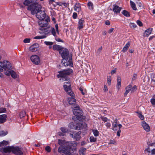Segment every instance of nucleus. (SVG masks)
I'll return each mask as SVG.
<instances>
[{
	"mask_svg": "<svg viewBox=\"0 0 155 155\" xmlns=\"http://www.w3.org/2000/svg\"><path fill=\"white\" fill-rule=\"evenodd\" d=\"M1 59V57L0 56V60ZM12 69V65L9 61L6 60H4L3 61H0V72H3L4 70L5 75L8 76L10 75L13 78H16L18 75Z\"/></svg>",
	"mask_w": 155,
	"mask_h": 155,
	"instance_id": "obj_1",
	"label": "nucleus"
},
{
	"mask_svg": "<svg viewBox=\"0 0 155 155\" xmlns=\"http://www.w3.org/2000/svg\"><path fill=\"white\" fill-rule=\"evenodd\" d=\"M50 25H48L43 28H41L39 32L41 34H44V35L36 36L34 38V39H41L44 38H46L47 35H50Z\"/></svg>",
	"mask_w": 155,
	"mask_h": 155,
	"instance_id": "obj_2",
	"label": "nucleus"
},
{
	"mask_svg": "<svg viewBox=\"0 0 155 155\" xmlns=\"http://www.w3.org/2000/svg\"><path fill=\"white\" fill-rule=\"evenodd\" d=\"M32 2V0H25L23 3L25 5L28 6L27 10H41V5L37 3H34L29 5Z\"/></svg>",
	"mask_w": 155,
	"mask_h": 155,
	"instance_id": "obj_3",
	"label": "nucleus"
},
{
	"mask_svg": "<svg viewBox=\"0 0 155 155\" xmlns=\"http://www.w3.org/2000/svg\"><path fill=\"white\" fill-rule=\"evenodd\" d=\"M73 71V70L70 68L64 69L58 71L59 74L57 75V77L58 78H61L60 79V81H66V79L65 77L71 74Z\"/></svg>",
	"mask_w": 155,
	"mask_h": 155,
	"instance_id": "obj_4",
	"label": "nucleus"
},
{
	"mask_svg": "<svg viewBox=\"0 0 155 155\" xmlns=\"http://www.w3.org/2000/svg\"><path fill=\"white\" fill-rule=\"evenodd\" d=\"M73 71V70L70 68L64 69L58 71L59 74L57 75V77L58 78H61L60 79V81H66V79L65 77L71 74Z\"/></svg>",
	"mask_w": 155,
	"mask_h": 155,
	"instance_id": "obj_5",
	"label": "nucleus"
},
{
	"mask_svg": "<svg viewBox=\"0 0 155 155\" xmlns=\"http://www.w3.org/2000/svg\"><path fill=\"white\" fill-rule=\"evenodd\" d=\"M73 71V70L70 68L64 69L58 71L59 74L57 75V77L58 78H61L60 79V81H66V79L65 77L71 74Z\"/></svg>",
	"mask_w": 155,
	"mask_h": 155,
	"instance_id": "obj_6",
	"label": "nucleus"
},
{
	"mask_svg": "<svg viewBox=\"0 0 155 155\" xmlns=\"http://www.w3.org/2000/svg\"><path fill=\"white\" fill-rule=\"evenodd\" d=\"M50 21V18L48 16L46 18L45 20L44 19L39 20L38 22V23L39 26V29L40 30L41 28H43L47 26L48 25V23Z\"/></svg>",
	"mask_w": 155,
	"mask_h": 155,
	"instance_id": "obj_7",
	"label": "nucleus"
},
{
	"mask_svg": "<svg viewBox=\"0 0 155 155\" xmlns=\"http://www.w3.org/2000/svg\"><path fill=\"white\" fill-rule=\"evenodd\" d=\"M63 87L65 91L71 97H74V94L71 90V84L69 81L64 82Z\"/></svg>",
	"mask_w": 155,
	"mask_h": 155,
	"instance_id": "obj_8",
	"label": "nucleus"
},
{
	"mask_svg": "<svg viewBox=\"0 0 155 155\" xmlns=\"http://www.w3.org/2000/svg\"><path fill=\"white\" fill-rule=\"evenodd\" d=\"M30 59L32 63L35 65H38L40 64V57L37 55L34 54L31 55Z\"/></svg>",
	"mask_w": 155,
	"mask_h": 155,
	"instance_id": "obj_9",
	"label": "nucleus"
},
{
	"mask_svg": "<svg viewBox=\"0 0 155 155\" xmlns=\"http://www.w3.org/2000/svg\"><path fill=\"white\" fill-rule=\"evenodd\" d=\"M60 53L61 54L63 59L67 58L72 56L71 55H69V52L67 49L65 48H62V49L60 51Z\"/></svg>",
	"mask_w": 155,
	"mask_h": 155,
	"instance_id": "obj_10",
	"label": "nucleus"
},
{
	"mask_svg": "<svg viewBox=\"0 0 155 155\" xmlns=\"http://www.w3.org/2000/svg\"><path fill=\"white\" fill-rule=\"evenodd\" d=\"M73 109L74 114L78 117L81 116L82 115V111L80 109V107L78 105H75Z\"/></svg>",
	"mask_w": 155,
	"mask_h": 155,
	"instance_id": "obj_11",
	"label": "nucleus"
},
{
	"mask_svg": "<svg viewBox=\"0 0 155 155\" xmlns=\"http://www.w3.org/2000/svg\"><path fill=\"white\" fill-rule=\"evenodd\" d=\"M36 16L39 20L44 19L47 17L45 12L43 10H37Z\"/></svg>",
	"mask_w": 155,
	"mask_h": 155,
	"instance_id": "obj_12",
	"label": "nucleus"
},
{
	"mask_svg": "<svg viewBox=\"0 0 155 155\" xmlns=\"http://www.w3.org/2000/svg\"><path fill=\"white\" fill-rule=\"evenodd\" d=\"M61 63L65 66H70L72 67L73 64L72 63V58L71 57L63 59L61 61Z\"/></svg>",
	"mask_w": 155,
	"mask_h": 155,
	"instance_id": "obj_13",
	"label": "nucleus"
},
{
	"mask_svg": "<svg viewBox=\"0 0 155 155\" xmlns=\"http://www.w3.org/2000/svg\"><path fill=\"white\" fill-rule=\"evenodd\" d=\"M11 152L14 154L19 155H22L23 154L21 148L18 147L12 146Z\"/></svg>",
	"mask_w": 155,
	"mask_h": 155,
	"instance_id": "obj_14",
	"label": "nucleus"
},
{
	"mask_svg": "<svg viewBox=\"0 0 155 155\" xmlns=\"http://www.w3.org/2000/svg\"><path fill=\"white\" fill-rule=\"evenodd\" d=\"M12 146H8L0 149V151L2 152L9 153L11 151Z\"/></svg>",
	"mask_w": 155,
	"mask_h": 155,
	"instance_id": "obj_15",
	"label": "nucleus"
},
{
	"mask_svg": "<svg viewBox=\"0 0 155 155\" xmlns=\"http://www.w3.org/2000/svg\"><path fill=\"white\" fill-rule=\"evenodd\" d=\"M39 45L37 43H35L31 45L29 48V51L31 52L36 51L38 50Z\"/></svg>",
	"mask_w": 155,
	"mask_h": 155,
	"instance_id": "obj_16",
	"label": "nucleus"
},
{
	"mask_svg": "<svg viewBox=\"0 0 155 155\" xmlns=\"http://www.w3.org/2000/svg\"><path fill=\"white\" fill-rule=\"evenodd\" d=\"M141 125L143 129L146 132H149L150 130V128L149 125L145 121H143L141 122Z\"/></svg>",
	"mask_w": 155,
	"mask_h": 155,
	"instance_id": "obj_17",
	"label": "nucleus"
},
{
	"mask_svg": "<svg viewBox=\"0 0 155 155\" xmlns=\"http://www.w3.org/2000/svg\"><path fill=\"white\" fill-rule=\"evenodd\" d=\"M87 127V124L84 122L77 124V127L78 129H77V130H81Z\"/></svg>",
	"mask_w": 155,
	"mask_h": 155,
	"instance_id": "obj_18",
	"label": "nucleus"
},
{
	"mask_svg": "<svg viewBox=\"0 0 155 155\" xmlns=\"http://www.w3.org/2000/svg\"><path fill=\"white\" fill-rule=\"evenodd\" d=\"M60 130L62 133L60 132L58 133V135L59 136H64L65 133H68L69 132L68 130L64 127H61L60 128Z\"/></svg>",
	"mask_w": 155,
	"mask_h": 155,
	"instance_id": "obj_19",
	"label": "nucleus"
},
{
	"mask_svg": "<svg viewBox=\"0 0 155 155\" xmlns=\"http://www.w3.org/2000/svg\"><path fill=\"white\" fill-rule=\"evenodd\" d=\"M84 22V20L82 18L79 20L78 27V29L79 30H80L83 28Z\"/></svg>",
	"mask_w": 155,
	"mask_h": 155,
	"instance_id": "obj_20",
	"label": "nucleus"
},
{
	"mask_svg": "<svg viewBox=\"0 0 155 155\" xmlns=\"http://www.w3.org/2000/svg\"><path fill=\"white\" fill-rule=\"evenodd\" d=\"M117 120H115L114 122L112 123V129L114 130H117Z\"/></svg>",
	"mask_w": 155,
	"mask_h": 155,
	"instance_id": "obj_21",
	"label": "nucleus"
},
{
	"mask_svg": "<svg viewBox=\"0 0 155 155\" xmlns=\"http://www.w3.org/2000/svg\"><path fill=\"white\" fill-rule=\"evenodd\" d=\"M76 99L73 97L68 98V101L70 105H75L76 104Z\"/></svg>",
	"mask_w": 155,
	"mask_h": 155,
	"instance_id": "obj_22",
	"label": "nucleus"
},
{
	"mask_svg": "<svg viewBox=\"0 0 155 155\" xmlns=\"http://www.w3.org/2000/svg\"><path fill=\"white\" fill-rule=\"evenodd\" d=\"M117 84L116 87L118 90H119L120 89V87H121V78L119 76H117Z\"/></svg>",
	"mask_w": 155,
	"mask_h": 155,
	"instance_id": "obj_23",
	"label": "nucleus"
},
{
	"mask_svg": "<svg viewBox=\"0 0 155 155\" xmlns=\"http://www.w3.org/2000/svg\"><path fill=\"white\" fill-rule=\"evenodd\" d=\"M56 4L60 6H61L64 8L68 7L69 5L68 4L65 2H57Z\"/></svg>",
	"mask_w": 155,
	"mask_h": 155,
	"instance_id": "obj_24",
	"label": "nucleus"
},
{
	"mask_svg": "<svg viewBox=\"0 0 155 155\" xmlns=\"http://www.w3.org/2000/svg\"><path fill=\"white\" fill-rule=\"evenodd\" d=\"M152 31V29L151 28H149L146 30L144 33V36L146 37H148L151 34Z\"/></svg>",
	"mask_w": 155,
	"mask_h": 155,
	"instance_id": "obj_25",
	"label": "nucleus"
},
{
	"mask_svg": "<svg viewBox=\"0 0 155 155\" xmlns=\"http://www.w3.org/2000/svg\"><path fill=\"white\" fill-rule=\"evenodd\" d=\"M81 134V132L80 131L75 133L74 134V139H75L76 140H79L81 138L80 134Z\"/></svg>",
	"mask_w": 155,
	"mask_h": 155,
	"instance_id": "obj_26",
	"label": "nucleus"
},
{
	"mask_svg": "<svg viewBox=\"0 0 155 155\" xmlns=\"http://www.w3.org/2000/svg\"><path fill=\"white\" fill-rule=\"evenodd\" d=\"M131 85L129 84L126 87V91L124 94V95L125 96H126L127 95V94L129 93L130 91L131 90Z\"/></svg>",
	"mask_w": 155,
	"mask_h": 155,
	"instance_id": "obj_27",
	"label": "nucleus"
},
{
	"mask_svg": "<svg viewBox=\"0 0 155 155\" xmlns=\"http://www.w3.org/2000/svg\"><path fill=\"white\" fill-rule=\"evenodd\" d=\"M6 115L5 114L0 115V123H2L6 120Z\"/></svg>",
	"mask_w": 155,
	"mask_h": 155,
	"instance_id": "obj_28",
	"label": "nucleus"
},
{
	"mask_svg": "<svg viewBox=\"0 0 155 155\" xmlns=\"http://www.w3.org/2000/svg\"><path fill=\"white\" fill-rule=\"evenodd\" d=\"M69 127L71 129L77 130L78 128L77 127V124L73 122H71L69 124Z\"/></svg>",
	"mask_w": 155,
	"mask_h": 155,
	"instance_id": "obj_29",
	"label": "nucleus"
},
{
	"mask_svg": "<svg viewBox=\"0 0 155 155\" xmlns=\"http://www.w3.org/2000/svg\"><path fill=\"white\" fill-rule=\"evenodd\" d=\"M53 48L54 50L58 51L59 52L62 49L61 46L57 45H54L53 46Z\"/></svg>",
	"mask_w": 155,
	"mask_h": 155,
	"instance_id": "obj_30",
	"label": "nucleus"
},
{
	"mask_svg": "<svg viewBox=\"0 0 155 155\" xmlns=\"http://www.w3.org/2000/svg\"><path fill=\"white\" fill-rule=\"evenodd\" d=\"M130 46V43L129 42H127L125 45V46L124 47L122 50V51L123 52H125L128 49L129 47Z\"/></svg>",
	"mask_w": 155,
	"mask_h": 155,
	"instance_id": "obj_31",
	"label": "nucleus"
},
{
	"mask_svg": "<svg viewBox=\"0 0 155 155\" xmlns=\"http://www.w3.org/2000/svg\"><path fill=\"white\" fill-rule=\"evenodd\" d=\"M130 6L133 10H137L135 3L132 1L130 0Z\"/></svg>",
	"mask_w": 155,
	"mask_h": 155,
	"instance_id": "obj_32",
	"label": "nucleus"
},
{
	"mask_svg": "<svg viewBox=\"0 0 155 155\" xmlns=\"http://www.w3.org/2000/svg\"><path fill=\"white\" fill-rule=\"evenodd\" d=\"M58 152L60 153H66L65 148L62 147H60L58 148Z\"/></svg>",
	"mask_w": 155,
	"mask_h": 155,
	"instance_id": "obj_33",
	"label": "nucleus"
},
{
	"mask_svg": "<svg viewBox=\"0 0 155 155\" xmlns=\"http://www.w3.org/2000/svg\"><path fill=\"white\" fill-rule=\"evenodd\" d=\"M137 4L138 9H142L143 8V5L142 3L140 2L139 1L137 2Z\"/></svg>",
	"mask_w": 155,
	"mask_h": 155,
	"instance_id": "obj_34",
	"label": "nucleus"
},
{
	"mask_svg": "<svg viewBox=\"0 0 155 155\" xmlns=\"http://www.w3.org/2000/svg\"><path fill=\"white\" fill-rule=\"evenodd\" d=\"M122 13L124 15L127 17H129L130 16V14L129 12L127 11V10H123Z\"/></svg>",
	"mask_w": 155,
	"mask_h": 155,
	"instance_id": "obj_35",
	"label": "nucleus"
},
{
	"mask_svg": "<svg viewBox=\"0 0 155 155\" xmlns=\"http://www.w3.org/2000/svg\"><path fill=\"white\" fill-rule=\"evenodd\" d=\"M50 32H51L52 34L54 36H56V33L54 28L51 27L50 26Z\"/></svg>",
	"mask_w": 155,
	"mask_h": 155,
	"instance_id": "obj_36",
	"label": "nucleus"
},
{
	"mask_svg": "<svg viewBox=\"0 0 155 155\" xmlns=\"http://www.w3.org/2000/svg\"><path fill=\"white\" fill-rule=\"evenodd\" d=\"M86 149L85 148H82L80 150V155H84L86 152Z\"/></svg>",
	"mask_w": 155,
	"mask_h": 155,
	"instance_id": "obj_37",
	"label": "nucleus"
},
{
	"mask_svg": "<svg viewBox=\"0 0 155 155\" xmlns=\"http://www.w3.org/2000/svg\"><path fill=\"white\" fill-rule=\"evenodd\" d=\"M8 144V141L3 140L2 142L0 143V147H3L6 146Z\"/></svg>",
	"mask_w": 155,
	"mask_h": 155,
	"instance_id": "obj_38",
	"label": "nucleus"
},
{
	"mask_svg": "<svg viewBox=\"0 0 155 155\" xmlns=\"http://www.w3.org/2000/svg\"><path fill=\"white\" fill-rule=\"evenodd\" d=\"M81 9V4L79 3H76L74 5V10H80Z\"/></svg>",
	"mask_w": 155,
	"mask_h": 155,
	"instance_id": "obj_39",
	"label": "nucleus"
},
{
	"mask_svg": "<svg viewBox=\"0 0 155 155\" xmlns=\"http://www.w3.org/2000/svg\"><path fill=\"white\" fill-rule=\"evenodd\" d=\"M92 132L95 137H97L99 136V132L97 130H93Z\"/></svg>",
	"mask_w": 155,
	"mask_h": 155,
	"instance_id": "obj_40",
	"label": "nucleus"
},
{
	"mask_svg": "<svg viewBox=\"0 0 155 155\" xmlns=\"http://www.w3.org/2000/svg\"><path fill=\"white\" fill-rule=\"evenodd\" d=\"M87 6L89 9H93V5L91 2H89L87 4Z\"/></svg>",
	"mask_w": 155,
	"mask_h": 155,
	"instance_id": "obj_41",
	"label": "nucleus"
},
{
	"mask_svg": "<svg viewBox=\"0 0 155 155\" xmlns=\"http://www.w3.org/2000/svg\"><path fill=\"white\" fill-rule=\"evenodd\" d=\"M150 102L153 105H155V94L153 95L150 99Z\"/></svg>",
	"mask_w": 155,
	"mask_h": 155,
	"instance_id": "obj_42",
	"label": "nucleus"
},
{
	"mask_svg": "<svg viewBox=\"0 0 155 155\" xmlns=\"http://www.w3.org/2000/svg\"><path fill=\"white\" fill-rule=\"evenodd\" d=\"M113 10H121L122 9V7H119L116 5H113Z\"/></svg>",
	"mask_w": 155,
	"mask_h": 155,
	"instance_id": "obj_43",
	"label": "nucleus"
},
{
	"mask_svg": "<svg viewBox=\"0 0 155 155\" xmlns=\"http://www.w3.org/2000/svg\"><path fill=\"white\" fill-rule=\"evenodd\" d=\"M97 138L93 136H91L90 138V141L91 142H94L96 141Z\"/></svg>",
	"mask_w": 155,
	"mask_h": 155,
	"instance_id": "obj_44",
	"label": "nucleus"
},
{
	"mask_svg": "<svg viewBox=\"0 0 155 155\" xmlns=\"http://www.w3.org/2000/svg\"><path fill=\"white\" fill-rule=\"evenodd\" d=\"M8 132L6 131H0V136H4L8 134Z\"/></svg>",
	"mask_w": 155,
	"mask_h": 155,
	"instance_id": "obj_45",
	"label": "nucleus"
},
{
	"mask_svg": "<svg viewBox=\"0 0 155 155\" xmlns=\"http://www.w3.org/2000/svg\"><path fill=\"white\" fill-rule=\"evenodd\" d=\"M137 113L138 114V117L141 120H143L144 119V117L142 115L141 112H137Z\"/></svg>",
	"mask_w": 155,
	"mask_h": 155,
	"instance_id": "obj_46",
	"label": "nucleus"
},
{
	"mask_svg": "<svg viewBox=\"0 0 155 155\" xmlns=\"http://www.w3.org/2000/svg\"><path fill=\"white\" fill-rule=\"evenodd\" d=\"M65 142L64 140H62L60 139L58 140V143L60 145L64 144Z\"/></svg>",
	"mask_w": 155,
	"mask_h": 155,
	"instance_id": "obj_47",
	"label": "nucleus"
},
{
	"mask_svg": "<svg viewBox=\"0 0 155 155\" xmlns=\"http://www.w3.org/2000/svg\"><path fill=\"white\" fill-rule=\"evenodd\" d=\"M26 114V112L25 111H22L19 114V117L20 118H22L24 117Z\"/></svg>",
	"mask_w": 155,
	"mask_h": 155,
	"instance_id": "obj_48",
	"label": "nucleus"
},
{
	"mask_svg": "<svg viewBox=\"0 0 155 155\" xmlns=\"http://www.w3.org/2000/svg\"><path fill=\"white\" fill-rule=\"evenodd\" d=\"M130 26L131 28L134 29L137 27V26L135 24L133 23H131L130 24Z\"/></svg>",
	"mask_w": 155,
	"mask_h": 155,
	"instance_id": "obj_49",
	"label": "nucleus"
},
{
	"mask_svg": "<svg viewBox=\"0 0 155 155\" xmlns=\"http://www.w3.org/2000/svg\"><path fill=\"white\" fill-rule=\"evenodd\" d=\"M111 78L110 76H109L107 77V83L109 85H110Z\"/></svg>",
	"mask_w": 155,
	"mask_h": 155,
	"instance_id": "obj_50",
	"label": "nucleus"
},
{
	"mask_svg": "<svg viewBox=\"0 0 155 155\" xmlns=\"http://www.w3.org/2000/svg\"><path fill=\"white\" fill-rule=\"evenodd\" d=\"M45 44L47 45H51L53 43V42L51 41H45Z\"/></svg>",
	"mask_w": 155,
	"mask_h": 155,
	"instance_id": "obj_51",
	"label": "nucleus"
},
{
	"mask_svg": "<svg viewBox=\"0 0 155 155\" xmlns=\"http://www.w3.org/2000/svg\"><path fill=\"white\" fill-rule=\"evenodd\" d=\"M105 125L107 127V128H110L111 126V124L110 122V121L105 123Z\"/></svg>",
	"mask_w": 155,
	"mask_h": 155,
	"instance_id": "obj_52",
	"label": "nucleus"
},
{
	"mask_svg": "<svg viewBox=\"0 0 155 155\" xmlns=\"http://www.w3.org/2000/svg\"><path fill=\"white\" fill-rule=\"evenodd\" d=\"M116 141L114 140H110V142L108 143V144H116Z\"/></svg>",
	"mask_w": 155,
	"mask_h": 155,
	"instance_id": "obj_53",
	"label": "nucleus"
},
{
	"mask_svg": "<svg viewBox=\"0 0 155 155\" xmlns=\"http://www.w3.org/2000/svg\"><path fill=\"white\" fill-rule=\"evenodd\" d=\"M101 119L102 120L104 121L105 123H106L108 121H109V120H108V119L106 117H101Z\"/></svg>",
	"mask_w": 155,
	"mask_h": 155,
	"instance_id": "obj_54",
	"label": "nucleus"
},
{
	"mask_svg": "<svg viewBox=\"0 0 155 155\" xmlns=\"http://www.w3.org/2000/svg\"><path fill=\"white\" fill-rule=\"evenodd\" d=\"M30 38H26L23 40V42L25 43H29L30 42Z\"/></svg>",
	"mask_w": 155,
	"mask_h": 155,
	"instance_id": "obj_55",
	"label": "nucleus"
},
{
	"mask_svg": "<svg viewBox=\"0 0 155 155\" xmlns=\"http://www.w3.org/2000/svg\"><path fill=\"white\" fill-rule=\"evenodd\" d=\"M151 79L154 82H155V74H152L151 75Z\"/></svg>",
	"mask_w": 155,
	"mask_h": 155,
	"instance_id": "obj_56",
	"label": "nucleus"
},
{
	"mask_svg": "<svg viewBox=\"0 0 155 155\" xmlns=\"http://www.w3.org/2000/svg\"><path fill=\"white\" fill-rule=\"evenodd\" d=\"M137 24L140 26H142L143 25L142 22L139 20H137Z\"/></svg>",
	"mask_w": 155,
	"mask_h": 155,
	"instance_id": "obj_57",
	"label": "nucleus"
},
{
	"mask_svg": "<svg viewBox=\"0 0 155 155\" xmlns=\"http://www.w3.org/2000/svg\"><path fill=\"white\" fill-rule=\"evenodd\" d=\"M45 150L48 152H50L51 151L50 147L49 146H47L45 147Z\"/></svg>",
	"mask_w": 155,
	"mask_h": 155,
	"instance_id": "obj_58",
	"label": "nucleus"
},
{
	"mask_svg": "<svg viewBox=\"0 0 155 155\" xmlns=\"http://www.w3.org/2000/svg\"><path fill=\"white\" fill-rule=\"evenodd\" d=\"M6 111L5 109L3 108H0V113L5 112Z\"/></svg>",
	"mask_w": 155,
	"mask_h": 155,
	"instance_id": "obj_59",
	"label": "nucleus"
},
{
	"mask_svg": "<svg viewBox=\"0 0 155 155\" xmlns=\"http://www.w3.org/2000/svg\"><path fill=\"white\" fill-rule=\"evenodd\" d=\"M72 17L74 19H76L77 17V14L75 12H74L73 13Z\"/></svg>",
	"mask_w": 155,
	"mask_h": 155,
	"instance_id": "obj_60",
	"label": "nucleus"
},
{
	"mask_svg": "<svg viewBox=\"0 0 155 155\" xmlns=\"http://www.w3.org/2000/svg\"><path fill=\"white\" fill-rule=\"evenodd\" d=\"M55 28L56 31L58 34H59V31H58V25L57 24H56L55 25Z\"/></svg>",
	"mask_w": 155,
	"mask_h": 155,
	"instance_id": "obj_61",
	"label": "nucleus"
},
{
	"mask_svg": "<svg viewBox=\"0 0 155 155\" xmlns=\"http://www.w3.org/2000/svg\"><path fill=\"white\" fill-rule=\"evenodd\" d=\"M137 89V87L136 86H134L132 88H131V92H134Z\"/></svg>",
	"mask_w": 155,
	"mask_h": 155,
	"instance_id": "obj_62",
	"label": "nucleus"
},
{
	"mask_svg": "<svg viewBox=\"0 0 155 155\" xmlns=\"http://www.w3.org/2000/svg\"><path fill=\"white\" fill-rule=\"evenodd\" d=\"M103 90L104 92L107 91H108V89L106 85H104L103 89Z\"/></svg>",
	"mask_w": 155,
	"mask_h": 155,
	"instance_id": "obj_63",
	"label": "nucleus"
},
{
	"mask_svg": "<svg viewBox=\"0 0 155 155\" xmlns=\"http://www.w3.org/2000/svg\"><path fill=\"white\" fill-rule=\"evenodd\" d=\"M37 12V10H31V13L32 15H34L35 14H36Z\"/></svg>",
	"mask_w": 155,
	"mask_h": 155,
	"instance_id": "obj_64",
	"label": "nucleus"
}]
</instances>
